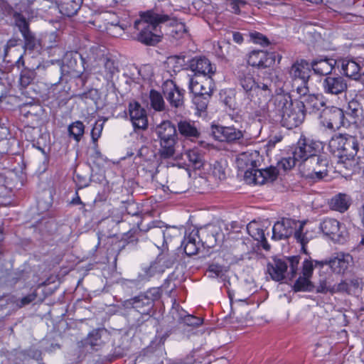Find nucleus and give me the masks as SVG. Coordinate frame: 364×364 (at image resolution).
<instances>
[{
	"label": "nucleus",
	"instance_id": "48",
	"mask_svg": "<svg viewBox=\"0 0 364 364\" xmlns=\"http://www.w3.org/2000/svg\"><path fill=\"white\" fill-rule=\"evenodd\" d=\"M102 129L103 123L95 122L91 131V136L94 142L97 141L100 137Z\"/></svg>",
	"mask_w": 364,
	"mask_h": 364
},
{
	"label": "nucleus",
	"instance_id": "35",
	"mask_svg": "<svg viewBox=\"0 0 364 364\" xmlns=\"http://www.w3.org/2000/svg\"><path fill=\"white\" fill-rule=\"evenodd\" d=\"M313 232L306 227V222L298 221V227L296 228L294 237L297 242L300 243L302 250L305 251L306 245L314 238Z\"/></svg>",
	"mask_w": 364,
	"mask_h": 364
},
{
	"label": "nucleus",
	"instance_id": "26",
	"mask_svg": "<svg viewBox=\"0 0 364 364\" xmlns=\"http://www.w3.org/2000/svg\"><path fill=\"white\" fill-rule=\"evenodd\" d=\"M184 252L188 255H196L200 247L201 242L199 240L198 230H193L188 235H185L181 243Z\"/></svg>",
	"mask_w": 364,
	"mask_h": 364
},
{
	"label": "nucleus",
	"instance_id": "11",
	"mask_svg": "<svg viewBox=\"0 0 364 364\" xmlns=\"http://www.w3.org/2000/svg\"><path fill=\"white\" fill-rule=\"evenodd\" d=\"M274 53H267L262 50H253L247 55V63L259 69L271 67L275 63Z\"/></svg>",
	"mask_w": 364,
	"mask_h": 364
},
{
	"label": "nucleus",
	"instance_id": "17",
	"mask_svg": "<svg viewBox=\"0 0 364 364\" xmlns=\"http://www.w3.org/2000/svg\"><path fill=\"white\" fill-rule=\"evenodd\" d=\"M234 74L238 84L242 87L246 95L251 92L259 83L255 81L253 72L247 65H241L235 70Z\"/></svg>",
	"mask_w": 364,
	"mask_h": 364
},
{
	"label": "nucleus",
	"instance_id": "22",
	"mask_svg": "<svg viewBox=\"0 0 364 364\" xmlns=\"http://www.w3.org/2000/svg\"><path fill=\"white\" fill-rule=\"evenodd\" d=\"M309 65L310 69L311 68L315 74L328 76L337 65V60L327 57H319L313 60Z\"/></svg>",
	"mask_w": 364,
	"mask_h": 364
},
{
	"label": "nucleus",
	"instance_id": "4",
	"mask_svg": "<svg viewBox=\"0 0 364 364\" xmlns=\"http://www.w3.org/2000/svg\"><path fill=\"white\" fill-rule=\"evenodd\" d=\"M314 144L305 139V152L303 161L309 173L306 176L313 179H321L327 176L329 162L326 156L316 154Z\"/></svg>",
	"mask_w": 364,
	"mask_h": 364
},
{
	"label": "nucleus",
	"instance_id": "49",
	"mask_svg": "<svg viewBox=\"0 0 364 364\" xmlns=\"http://www.w3.org/2000/svg\"><path fill=\"white\" fill-rule=\"evenodd\" d=\"M184 323L191 326H198L202 324L203 319L199 317H196L192 315H188L185 316Z\"/></svg>",
	"mask_w": 364,
	"mask_h": 364
},
{
	"label": "nucleus",
	"instance_id": "13",
	"mask_svg": "<svg viewBox=\"0 0 364 364\" xmlns=\"http://www.w3.org/2000/svg\"><path fill=\"white\" fill-rule=\"evenodd\" d=\"M297 227L298 221L290 218H283L274 225L272 239L277 240L287 239L294 235Z\"/></svg>",
	"mask_w": 364,
	"mask_h": 364
},
{
	"label": "nucleus",
	"instance_id": "30",
	"mask_svg": "<svg viewBox=\"0 0 364 364\" xmlns=\"http://www.w3.org/2000/svg\"><path fill=\"white\" fill-rule=\"evenodd\" d=\"M179 134L191 140L199 138L200 133L194 122L183 119L178 122Z\"/></svg>",
	"mask_w": 364,
	"mask_h": 364
},
{
	"label": "nucleus",
	"instance_id": "2",
	"mask_svg": "<svg viewBox=\"0 0 364 364\" xmlns=\"http://www.w3.org/2000/svg\"><path fill=\"white\" fill-rule=\"evenodd\" d=\"M329 147L338 159V165L341 172L343 171L342 168L352 173L360 169L358 159L356 158L358 144L355 137L343 134L334 136L329 141Z\"/></svg>",
	"mask_w": 364,
	"mask_h": 364
},
{
	"label": "nucleus",
	"instance_id": "39",
	"mask_svg": "<svg viewBox=\"0 0 364 364\" xmlns=\"http://www.w3.org/2000/svg\"><path fill=\"white\" fill-rule=\"evenodd\" d=\"M231 308L234 316L240 321H245L248 318L250 312L249 306L244 301L233 302L231 300Z\"/></svg>",
	"mask_w": 364,
	"mask_h": 364
},
{
	"label": "nucleus",
	"instance_id": "6",
	"mask_svg": "<svg viewBox=\"0 0 364 364\" xmlns=\"http://www.w3.org/2000/svg\"><path fill=\"white\" fill-rule=\"evenodd\" d=\"M156 132L160 139L161 156L165 159L173 156L178 139L176 127L170 121H164L157 126Z\"/></svg>",
	"mask_w": 364,
	"mask_h": 364
},
{
	"label": "nucleus",
	"instance_id": "42",
	"mask_svg": "<svg viewBox=\"0 0 364 364\" xmlns=\"http://www.w3.org/2000/svg\"><path fill=\"white\" fill-rule=\"evenodd\" d=\"M83 0H66L62 5V9L68 16L75 15L80 9Z\"/></svg>",
	"mask_w": 364,
	"mask_h": 364
},
{
	"label": "nucleus",
	"instance_id": "61",
	"mask_svg": "<svg viewBox=\"0 0 364 364\" xmlns=\"http://www.w3.org/2000/svg\"><path fill=\"white\" fill-rule=\"evenodd\" d=\"M183 58H181L178 56L171 57L168 58V63H179L178 68L182 66V63L183 62Z\"/></svg>",
	"mask_w": 364,
	"mask_h": 364
},
{
	"label": "nucleus",
	"instance_id": "9",
	"mask_svg": "<svg viewBox=\"0 0 364 364\" xmlns=\"http://www.w3.org/2000/svg\"><path fill=\"white\" fill-rule=\"evenodd\" d=\"M278 176V170L275 167L266 169H247L245 172V180L248 183L262 185L267 182H273Z\"/></svg>",
	"mask_w": 364,
	"mask_h": 364
},
{
	"label": "nucleus",
	"instance_id": "60",
	"mask_svg": "<svg viewBox=\"0 0 364 364\" xmlns=\"http://www.w3.org/2000/svg\"><path fill=\"white\" fill-rule=\"evenodd\" d=\"M232 38H233V41L238 44L242 43L243 41V37H242V34L239 32L233 33Z\"/></svg>",
	"mask_w": 364,
	"mask_h": 364
},
{
	"label": "nucleus",
	"instance_id": "51",
	"mask_svg": "<svg viewBox=\"0 0 364 364\" xmlns=\"http://www.w3.org/2000/svg\"><path fill=\"white\" fill-rule=\"evenodd\" d=\"M213 175L220 181L225 179V173L220 164L216 163L214 164L213 168Z\"/></svg>",
	"mask_w": 364,
	"mask_h": 364
},
{
	"label": "nucleus",
	"instance_id": "59",
	"mask_svg": "<svg viewBox=\"0 0 364 364\" xmlns=\"http://www.w3.org/2000/svg\"><path fill=\"white\" fill-rule=\"evenodd\" d=\"M35 299V296L33 295H28L26 296H24L22 298L21 303V306H25L26 304H30L31 301H33Z\"/></svg>",
	"mask_w": 364,
	"mask_h": 364
},
{
	"label": "nucleus",
	"instance_id": "40",
	"mask_svg": "<svg viewBox=\"0 0 364 364\" xmlns=\"http://www.w3.org/2000/svg\"><path fill=\"white\" fill-rule=\"evenodd\" d=\"M186 155L195 169H200L203 167L205 159L202 151L198 149H193L188 150L186 153Z\"/></svg>",
	"mask_w": 364,
	"mask_h": 364
},
{
	"label": "nucleus",
	"instance_id": "54",
	"mask_svg": "<svg viewBox=\"0 0 364 364\" xmlns=\"http://www.w3.org/2000/svg\"><path fill=\"white\" fill-rule=\"evenodd\" d=\"M144 294L146 295V296L150 299L151 305L153 304V301L159 299L160 296L159 289L156 288L149 289V291L145 292Z\"/></svg>",
	"mask_w": 364,
	"mask_h": 364
},
{
	"label": "nucleus",
	"instance_id": "63",
	"mask_svg": "<svg viewBox=\"0 0 364 364\" xmlns=\"http://www.w3.org/2000/svg\"><path fill=\"white\" fill-rule=\"evenodd\" d=\"M71 203L74 205L82 203L80 200V198L78 196H77L75 198H73Z\"/></svg>",
	"mask_w": 364,
	"mask_h": 364
},
{
	"label": "nucleus",
	"instance_id": "52",
	"mask_svg": "<svg viewBox=\"0 0 364 364\" xmlns=\"http://www.w3.org/2000/svg\"><path fill=\"white\" fill-rule=\"evenodd\" d=\"M208 271L210 273H212L213 277H220L223 274V267L221 265L217 264H210L208 267Z\"/></svg>",
	"mask_w": 364,
	"mask_h": 364
},
{
	"label": "nucleus",
	"instance_id": "53",
	"mask_svg": "<svg viewBox=\"0 0 364 364\" xmlns=\"http://www.w3.org/2000/svg\"><path fill=\"white\" fill-rule=\"evenodd\" d=\"M252 37L256 43L260 44L262 46H267L269 44V40L261 33H256L252 34Z\"/></svg>",
	"mask_w": 364,
	"mask_h": 364
},
{
	"label": "nucleus",
	"instance_id": "23",
	"mask_svg": "<svg viewBox=\"0 0 364 364\" xmlns=\"http://www.w3.org/2000/svg\"><path fill=\"white\" fill-rule=\"evenodd\" d=\"M326 119L328 120L327 127L331 129H338L348 124L344 111L338 107H333L325 113Z\"/></svg>",
	"mask_w": 364,
	"mask_h": 364
},
{
	"label": "nucleus",
	"instance_id": "45",
	"mask_svg": "<svg viewBox=\"0 0 364 364\" xmlns=\"http://www.w3.org/2000/svg\"><path fill=\"white\" fill-rule=\"evenodd\" d=\"M210 96L211 95H193V102L198 112H203L206 110Z\"/></svg>",
	"mask_w": 364,
	"mask_h": 364
},
{
	"label": "nucleus",
	"instance_id": "28",
	"mask_svg": "<svg viewBox=\"0 0 364 364\" xmlns=\"http://www.w3.org/2000/svg\"><path fill=\"white\" fill-rule=\"evenodd\" d=\"M321 231L333 240H338L342 236L340 223L333 218H326L320 225Z\"/></svg>",
	"mask_w": 364,
	"mask_h": 364
},
{
	"label": "nucleus",
	"instance_id": "50",
	"mask_svg": "<svg viewBox=\"0 0 364 364\" xmlns=\"http://www.w3.org/2000/svg\"><path fill=\"white\" fill-rule=\"evenodd\" d=\"M349 285L345 280H341L339 283H334L332 294L338 292H348Z\"/></svg>",
	"mask_w": 364,
	"mask_h": 364
},
{
	"label": "nucleus",
	"instance_id": "55",
	"mask_svg": "<svg viewBox=\"0 0 364 364\" xmlns=\"http://www.w3.org/2000/svg\"><path fill=\"white\" fill-rule=\"evenodd\" d=\"M100 339V336L99 335V333L97 331H92L91 333H90L87 342L90 343L92 346H95L98 345V340Z\"/></svg>",
	"mask_w": 364,
	"mask_h": 364
},
{
	"label": "nucleus",
	"instance_id": "62",
	"mask_svg": "<svg viewBox=\"0 0 364 364\" xmlns=\"http://www.w3.org/2000/svg\"><path fill=\"white\" fill-rule=\"evenodd\" d=\"M249 164L252 166V169L255 168L257 167V161L255 160H252V159L248 160L246 162L247 166ZM250 169L251 170V168H250Z\"/></svg>",
	"mask_w": 364,
	"mask_h": 364
},
{
	"label": "nucleus",
	"instance_id": "56",
	"mask_svg": "<svg viewBox=\"0 0 364 364\" xmlns=\"http://www.w3.org/2000/svg\"><path fill=\"white\" fill-rule=\"evenodd\" d=\"M338 9L350 7L355 3L354 0H336Z\"/></svg>",
	"mask_w": 364,
	"mask_h": 364
},
{
	"label": "nucleus",
	"instance_id": "12",
	"mask_svg": "<svg viewBox=\"0 0 364 364\" xmlns=\"http://www.w3.org/2000/svg\"><path fill=\"white\" fill-rule=\"evenodd\" d=\"M184 92V90L180 89L172 80L166 81L163 85L164 95L173 107L179 108L183 106Z\"/></svg>",
	"mask_w": 364,
	"mask_h": 364
},
{
	"label": "nucleus",
	"instance_id": "37",
	"mask_svg": "<svg viewBox=\"0 0 364 364\" xmlns=\"http://www.w3.org/2000/svg\"><path fill=\"white\" fill-rule=\"evenodd\" d=\"M350 205V198L345 193H338L333 196L329 203L331 208L340 213L346 211Z\"/></svg>",
	"mask_w": 364,
	"mask_h": 364
},
{
	"label": "nucleus",
	"instance_id": "7",
	"mask_svg": "<svg viewBox=\"0 0 364 364\" xmlns=\"http://www.w3.org/2000/svg\"><path fill=\"white\" fill-rule=\"evenodd\" d=\"M211 133L215 139L220 141L238 143L242 146L249 143V139L245 137V132L234 127L212 125Z\"/></svg>",
	"mask_w": 364,
	"mask_h": 364
},
{
	"label": "nucleus",
	"instance_id": "46",
	"mask_svg": "<svg viewBox=\"0 0 364 364\" xmlns=\"http://www.w3.org/2000/svg\"><path fill=\"white\" fill-rule=\"evenodd\" d=\"M35 78V72L31 70H24L20 76V85L23 87H28Z\"/></svg>",
	"mask_w": 364,
	"mask_h": 364
},
{
	"label": "nucleus",
	"instance_id": "20",
	"mask_svg": "<svg viewBox=\"0 0 364 364\" xmlns=\"http://www.w3.org/2000/svg\"><path fill=\"white\" fill-rule=\"evenodd\" d=\"M124 309H134L142 314H149L152 305L151 300L144 294H141L134 298L127 299L122 302Z\"/></svg>",
	"mask_w": 364,
	"mask_h": 364
},
{
	"label": "nucleus",
	"instance_id": "27",
	"mask_svg": "<svg viewBox=\"0 0 364 364\" xmlns=\"http://www.w3.org/2000/svg\"><path fill=\"white\" fill-rule=\"evenodd\" d=\"M299 92L301 91H304L303 96L301 97V100L297 102L298 105L301 107V109L305 112L310 111L314 112L315 110H318L323 105V102H321L316 95H306V92L307 89L306 87L298 89Z\"/></svg>",
	"mask_w": 364,
	"mask_h": 364
},
{
	"label": "nucleus",
	"instance_id": "18",
	"mask_svg": "<svg viewBox=\"0 0 364 364\" xmlns=\"http://www.w3.org/2000/svg\"><path fill=\"white\" fill-rule=\"evenodd\" d=\"M129 112L131 121L135 129H146L148 119L146 110L138 102L130 103Z\"/></svg>",
	"mask_w": 364,
	"mask_h": 364
},
{
	"label": "nucleus",
	"instance_id": "16",
	"mask_svg": "<svg viewBox=\"0 0 364 364\" xmlns=\"http://www.w3.org/2000/svg\"><path fill=\"white\" fill-rule=\"evenodd\" d=\"M198 230L201 245L207 248L213 247L218 240L223 238L220 228L216 225H208Z\"/></svg>",
	"mask_w": 364,
	"mask_h": 364
},
{
	"label": "nucleus",
	"instance_id": "43",
	"mask_svg": "<svg viewBox=\"0 0 364 364\" xmlns=\"http://www.w3.org/2000/svg\"><path fill=\"white\" fill-rule=\"evenodd\" d=\"M85 126L80 121H76L68 127V132L70 136H73L76 141L81 139L84 134Z\"/></svg>",
	"mask_w": 364,
	"mask_h": 364
},
{
	"label": "nucleus",
	"instance_id": "29",
	"mask_svg": "<svg viewBox=\"0 0 364 364\" xmlns=\"http://www.w3.org/2000/svg\"><path fill=\"white\" fill-rule=\"evenodd\" d=\"M344 114L348 123L357 124L361 120L363 116V108L360 103L354 99L350 100L348 103Z\"/></svg>",
	"mask_w": 364,
	"mask_h": 364
},
{
	"label": "nucleus",
	"instance_id": "8",
	"mask_svg": "<svg viewBox=\"0 0 364 364\" xmlns=\"http://www.w3.org/2000/svg\"><path fill=\"white\" fill-rule=\"evenodd\" d=\"M331 270L336 274H343L353 264L352 255L348 252H337L324 262Z\"/></svg>",
	"mask_w": 364,
	"mask_h": 364
},
{
	"label": "nucleus",
	"instance_id": "25",
	"mask_svg": "<svg viewBox=\"0 0 364 364\" xmlns=\"http://www.w3.org/2000/svg\"><path fill=\"white\" fill-rule=\"evenodd\" d=\"M14 20L16 26L25 40L26 46L30 49H33L35 46V37L29 30L28 22L23 16L18 13L14 14Z\"/></svg>",
	"mask_w": 364,
	"mask_h": 364
},
{
	"label": "nucleus",
	"instance_id": "14",
	"mask_svg": "<svg viewBox=\"0 0 364 364\" xmlns=\"http://www.w3.org/2000/svg\"><path fill=\"white\" fill-rule=\"evenodd\" d=\"M322 87L326 94L338 95L347 90L348 84L341 75H328L322 82Z\"/></svg>",
	"mask_w": 364,
	"mask_h": 364
},
{
	"label": "nucleus",
	"instance_id": "10",
	"mask_svg": "<svg viewBox=\"0 0 364 364\" xmlns=\"http://www.w3.org/2000/svg\"><path fill=\"white\" fill-rule=\"evenodd\" d=\"M337 65L341 68V73L349 78L357 80L364 76V62L360 59H341L337 61Z\"/></svg>",
	"mask_w": 364,
	"mask_h": 364
},
{
	"label": "nucleus",
	"instance_id": "47",
	"mask_svg": "<svg viewBox=\"0 0 364 364\" xmlns=\"http://www.w3.org/2000/svg\"><path fill=\"white\" fill-rule=\"evenodd\" d=\"M314 265L313 261L306 259L302 264L301 276L311 279L313 274Z\"/></svg>",
	"mask_w": 364,
	"mask_h": 364
},
{
	"label": "nucleus",
	"instance_id": "33",
	"mask_svg": "<svg viewBox=\"0 0 364 364\" xmlns=\"http://www.w3.org/2000/svg\"><path fill=\"white\" fill-rule=\"evenodd\" d=\"M247 95L251 100L260 104L268 100L271 90L267 84L259 82Z\"/></svg>",
	"mask_w": 364,
	"mask_h": 364
},
{
	"label": "nucleus",
	"instance_id": "41",
	"mask_svg": "<svg viewBox=\"0 0 364 364\" xmlns=\"http://www.w3.org/2000/svg\"><path fill=\"white\" fill-rule=\"evenodd\" d=\"M314 287V284L309 278L301 275L299 277L293 286L294 291H311Z\"/></svg>",
	"mask_w": 364,
	"mask_h": 364
},
{
	"label": "nucleus",
	"instance_id": "58",
	"mask_svg": "<svg viewBox=\"0 0 364 364\" xmlns=\"http://www.w3.org/2000/svg\"><path fill=\"white\" fill-rule=\"evenodd\" d=\"M0 9L4 14H9L12 11L11 6L6 1L3 0L0 1Z\"/></svg>",
	"mask_w": 364,
	"mask_h": 364
},
{
	"label": "nucleus",
	"instance_id": "38",
	"mask_svg": "<svg viewBox=\"0 0 364 364\" xmlns=\"http://www.w3.org/2000/svg\"><path fill=\"white\" fill-rule=\"evenodd\" d=\"M256 225L255 223H250L247 230L249 234L255 240H257L262 248L265 250H270V245L268 244L267 239L264 235V232L263 229L255 227Z\"/></svg>",
	"mask_w": 364,
	"mask_h": 364
},
{
	"label": "nucleus",
	"instance_id": "3",
	"mask_svg": "<svg viewBox=\"0 0 364 364\" xmlns=\"http://www.w3.org/2000/svg\"><path fill=\"white\" fill-rule=\"evenodd\" d=\"M273 105L276 112L281 117L283 127L291 129L301 124L305 117L304 111L296 102L293 104L290 96L287 95H277L273 99Z\"/></svg>",
	"mask_w": 364,
	"mask_h": 364
},
{
	"label": "nucleus",
	"instance_id": "1",
	"mask_svg": "<svg viewBox=\"0 0 364 364\" xmlns=\"http://www.w3.org/2000/svg\"><path fill=\"white\" fill-rule=\"evenodd\" d=\"M139 16L140 18L134 22V28L139 31L137 41L144 44L154 46L161 41V35L159 28L162 23H168L172 28L170 34L175 38H180L187 33L183 23L171 18L156 7L140 12Z\"/></svg>",
	"mask_w": 364,
	"mask_h": 364
},
{
	"label": "nucleus",
	"instance_id": "21",
	"mask_svg": "<svg viewBox=\"0 0 364 364\" xmlns=\"http://www.w3.org/2000/svg\"><path fill=\"white\" fill-rule=\"evenodd\" d=\"M305 139H300L295 147L292 154V157L282 159L278 164L279 168H282L284 171L290 170L295 165L296 161H303L305 152Z\"/></svg>",
	"mask_w": 364,
	"mask_h": 364
},
{
	"label": "nucleus",
	"instance_id": "44",
	"mask_svg": "<svg viewBox=\"0 0 364 364\" xmlns=\"http://www.w3.org/2000/svg\"><path fill=\"white\" fill-rule=\"evenodd\" d=\"M150 100L151 107L156 111L164 109V101L162 95L157 91L151 90L150 92Z\"/></svg>",
	"mask_w": 364,
	"mask_h": 364
},
{
	"label": "nucleus",
	"instance_id": "19",
	"mask_svg": "<svg viewBox=\"0 0 364 364\" xmlns=\"http://www.w3.org/2000/svg\"><path fill=\"white\" fill-rule=\"evenodd\" d=\"M190 68L195 73V76L211 77L216 70V67L212 65L210 61L205 57L193 58L190 63Z\"/></svg>",
	"mask_w": 364,
	"mask_h": 364
},
{
	"label": "nucleus",
	"instance_id": "5",
	"mask_svg": "<svg viewBox=\"0 0 364 364\" xmlns=\"http://www.w3.org/2000/svg\"><path fill=\"white\" fill-rule=\"evenodd\" d=\"M299 264L298 256L288 257L287 260L277 259L268 264L267 271L272 279L277 282L282 281L286 277L292 279L297 274Z\"/></svg>",
	"mask_w": 364,
	"mask_h": 364
},
{
	"label": "nucleus",
	"instance_id": "64",
	"mask_svg": "<svg viewBox=\"0 0 364 364\" xmlns=\"http://www.w3.org/2000/svg\"><path fill=\"white\" fill-rule=\"evenodd\" d=\"M234 2L237 6H243L246 4L245 0H235Z\"/></svg>",
	"mask_w": 364,
	"mask_h": 364
},
{
	"label": "nucleus",
	"instance_id": "24",
	"mask_svg": "<svg viewBox=\"0 0 364 364\" xmlns=\"http://www.w3.org/2000/svg\"><path fill=\"white\" fill-rule=\"evenodd\" d=\"M310 65L305 60H296L290 68L289 74L292 80L299 79L306 83L310 77Z\"/></svg>",
	"mask_w": 364,
	"mask_h": 364
},
{
	"label": "nucleus",
	"instance_id": "32",
	"mask_svg": "<svg viewBox=\"0 0 364 364\" xmlns=\"http://www.w3.org/2000/svg\"><path fill=\"white\" fill-rule=\"evenodd\" d=\"M314 287V289H316V291L317 293H330L332 294L333 289L334 287L333 275L332 274L320 272L318 281Z\"/></svg>",
	"mask_w": 364,
	"mask_h": 364
},
{
	"label": "nucleus",
	"instance_id": "31",
	"mask_svg": "<svg viewBox=\"0 0 364 364\" xmlns=\"http://www.w3.org/2000/svg\"><path fill=\"white\" fill-rule=\"evenodd\" d=\"M154 234L156 236L154 239V245L158 248H161V246L164 247V244H167L173 237L179 236L180 231L178 228L173 227L166 228L165 230L157 229Z\"/></svg>",
	"mask_w": 364,
	"mask_h": 364
},
{
	"label": "nucleus",
	"instance_id": "57",
	"mask_svg": "<svg viewBox=\"0 0 364 364\" xmlns=\"http://www.w3.org/2000/svg\"><path fill=\"white\" fill-rule=\"evenodd\" d=\"M141 282L142 281H139V277H138L136 279H125L123 281L122 284L124 287H137Z\"/></svg>",
	"mask_w": 364,
	"mask_h": 364
},
{
	"label": "nucleus",
	"instance_id": "34",
	"mask_svg": "<svg viewBox=\"0 0 364 364\" xmlns=\"http://www.w3.org/2000/svg\"><path fill=\"white\" fill-rule=\"evenodd\" d=\"M102 67L99 70L100 75L106 80L111 81L115 74L119 72L117 63L110 58H103Z\"/></svg>",
	"mask_w": 364,
	"mask_h": 364
},
{
	"label": "nucleus",
	"instance_id": "15",
	"mask_svg": "<svg viewBox=\"0 0 364 364\" xmlns=\"http://www.w3.org/2000/svg\"><path fill=\"white\" fill-rule=\"evenodd\" d=\"M213 86V80L210 76L196 75L189 80V89L193 95H212Z\"/></svg>",
	"mask_w": 364,
	"mask_h": 364
},
{
	"label": "nucleus",
	"instance_id": "36",
	"mask_svg": "<svg viewBox=\"0 0 364 364\" xmlns=\"http://www.w3.org/2000/svg\"><path fill=\"white\" fill-rule=\"evenodd\" d=\"M162 258L159 257L157 259L150 264L149 267L143 269V272L139 274V281H148L151 277L156 273H162L168 266L161 264Z\"/></svg>",
	"mask_w": 364,
	"mask_h": 364
}]
</instances>
